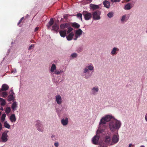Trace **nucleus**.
<instances>
[{"mask_svg": "<svg viewBox=\"0 0 147 147\" xmlns=\"http://www.w3.org/2000/svg\"><path fill=\"white\" fill-rule=\"evenodd\" d=\"M94 70L93 64L91 63H88L83 68L82 76L85 79H88L90 77Z\"/></svg>", "mask_w": 147, "mask_h": 147, "instance_id": "nucleus-1", "label": "nucleus"}, {"mask_svg": "<svg viewBox=\"0 0 147 147\" xmlns=\"http://www.w3.org/2000/svg\"><path fill=\"white\" fill-rule=\"evenodd\" d=\"M114 118V116L111 114H107L102 117L99 122L98 128L105 131L106 126L105 124L107 122L110 121Z\"/></svg>", "mask_w": 147, "mask_h": 147, "instance_id": "nucleus-2", "label": "nucleus"}, {"mask_svg": "<svg viewBox=\"0 0 147 147\" xmlns=\"http://www.w3.org/2000/svg\"><path fill=\"white\" fill-rule=\"evenodd\" d=\"M121 121L116 119L114 117V118H113L109 122L108 127L110 131L113 132L115 131H118L121 127Z\"/></svg>", "mask_w": 147, "mask_h": 147, "instance_id": "nucleus-3", "label": "nucleus"}, {"mask_svg": "<svg viewBox=\"0 0 147 147\" xmlns=\"http://www.w3.org/2000/svg\"><path fill=\"white\" fill-rule=\"evenodd\" d=\"M105 132L102 130L98 128L96 131V134L91 139L92 143L94 145H99L101 143L99 142V139L100 137V134H102Z\"/></svg>", "mask_w": 147, "mask_h": 147, "instance_id": "nucleus-4", "label": "nucleus"}, {"mask_svg": "<svg viewBox=\"0 0 147 147\" xmlns=\"http://www.w3.org/2000/svg\"><path fill=\"white\" fill-rule=\"evenodd\" d=\"M111 145H112L111 136L110 134H108L105 136L104 140L101 142L100 147H107Z\"/></svg>", "mask_w": 147, "mask_h": 147, "instance_id": "nucleus-5", "label": "nucleus"}, {"mask_svg": "<svg viewBox=\"0 0 147 147\" xmlns=\"http://www.w3.org/2000/svg\"><path fill=\"white\" fill-rule=\"evenodd\" d=\"M35 126L37 130L40 132H43L44 131V126L42 122L38 120L35 122Z\"/></svg>", "mask_w": 147, "mask_h": 147, "instance_id": "nucleus-6", "label": "nucleus"}, {"mask_svg": "<svg viewBox=\"0 0 147 147\" xmlns=\"http://www.w3.org/2000/svg\"><path fill=\"white\" fill-rule=\"evenodd\" d=\"M8 132V131L7 130L2 133L1 140V142H5L7 141L8 140V136L7 133Z\"/></svg>", "mask_w": 147, "mask_h": 147, "instance_id": "nucleus-7", "label": "nucleus"}, {"mask_svg": "<svg viewBox=\"0 0 147 147\" xmlns=\"http://www.w3.org/2000/svg\"><path fill=\"white\" fill-rule=\"evenodd\" d=\"M119 136L118 133L113 134L111 138L112 145L117 143L119 140Z\"/></svg>", "mask_w": 147, "mask_h": 147, "instance_id": "nucleus-8", "label": "nucleus"}, {"mask_svg": "<svg viewBox=\"0 0 147 147\" xmlns=\"http://www.w3.org/2000/svg\"><path fill=\"white\" fill-rule=\"evenodd\" d=\"M83 14L85 20H90L92 17V14L86 11H84Z\"/></svg>", "mask_w": 147, "mask_h": 147, "instance_id": "nucleus-9", "label": "nucleus"}, {"mask_svg": "<svg viewBox=\"0 0 147 147\" xmlns=\"http://www.w3.org/2000/svg\"><path fill=\"white\" fill-rule=\"evenodd\" d=\"M99 91V87L97 86H95L91 88V93L92 95H97Z\"/></svg>", "mask_w": 147, "mask_h": 147, "instance_id": "nucleus-10", "label": "nucleus"}, {"mask_svg": "<svg viewBox=\"0 0 147 147\" xmlns=\"http://www.w3.org/2000/svg\"><path fill=\"white\" fill-rule=\"evenodd\" d=\"M49 71L51 74H56L57 70L56 65L54 64H53L51 66L49 69Z\"/></svg>", "mask_w": 147, "mask_h": 147, "instance_id": "nucleus-11", "label": "nucleus"}, {"mask_svg": "<svg viewBox=\"0 0 147 147\" xmlns=\"http://www.w3.org/2000/svg\"><path fill=\"white\" fill-rule=\"evenodd\" d=\"M55 100L57 104L59 105H61L63 102L62 98L61 96L59 94L55 96Z\"/></svg>", "mask_w": 147, "mask_h": 147, "instance_id": "nucleus-12", "label": "nucleus"}, {"mask_svg": "<svg viewBox=\"0 0 147 147\" xmlns=\"http://www.w3.org/2000/svg\"><path fill=\"white\" fill-rule=\"evenodd\" d=\"M82 31L80 29H79L76 31L74 36V40H76L77 38L79 37L82 35Z\"/></svg>", "mask_w": 147, "mask_h": 147, "instance_id": "nucleus-13", "label": "nucleus"}, {"mask_svg": "<svg viewBox=\"0 0 147 147\" xmlns=\"http://www.w3.org/2000/svg\"><path fill=\"white\" fill-rule=\"evenodd\" d=\"M100 13L98 11H95L93 13V18L94 20H98L100 19Z\"/></svg>", "mask_w": 147, "mask_h": 147, "instance_id": "nucleus-14", "label": "nucleus"}, {"mask_svg": "<svg viewBox=\"0 0 147 147\" xmlns=\"http://www.w3.org/2000/svg\"><path fill=\"white\" fill-rule=\"evenodd\" d=\"M61 122L63 126H66L68 124L69 119L67 117L62 118L61 119Z\"/></svg>", "mask_w": 147, "mask_h": 147, "instance_id": "nucleus-15", "label": "nucleus"}, {"mask_svg": "<svg viewBox=\"0 0 147 147\" xmlns=\"http://www.w3.org/2000/svg\"><path fill=\"white\" fill-rule=\"evenodd\" d=\"M130 16V15L129 14H125L122 16L121 19V21L122 22H126Z\"/></svg>", "mask_w": 147, "mask_h": 147, "instance_id": "nucleus-16", "label": "nucleus"}, {"mask_svg": "<svg viewBox=\"0 0 147 147\" xmlns=\"http://www.w3.org/2000/svg\"><path fill=\"white\" fill-rule=\"evenodd\" d=\"M100 5H97L92 4L90 5V8L93 11L98 9L99 8Z\"/></svg>", "mask_w": 147, "mask_h": 147, "instance_id": "nucleus-17", "label": "nucleus"}, {"mask_svg": "<svg viewBox=\"0 0 147 147\" xmlns=\"http://www.w3.org/2000/svg\"><path fill=\"white\" fill-rule=\"evenodd\" d=\"M119 51V49L118 48L114 47L112 49L111 52V54L112 55H115Z\"/></svg>", "mask_w": 147, "mask_h": 147, "instance_id": "nucleus-18", "label": "nucleus"}, {"mask_svg": "<svg viewBox=\"0 0 147 147\" xmlns=\"http://www.w3.org/2000/svg\"><path fill=\"white\" fill-rule=\"evenodd\" d=\"M74 33L73 32H71L66 36L67 39L68 40H71L73 38L74 39Z\"/></svg>", "mask_w": 147, "mask_h": 147, "instance_id": "nucleus-19", "label": "nucleus"}, {"mask_svg": "<svg viewBox=\"0 0 147 147\" xmlns=\"http://www.w3.org/2000/svg\"><path fill=\"white\" fill-rule=\"evenodd\" d=\"M131 4L130 3H128L125 5L124 9L126 10H130L132 7Z\"/></svg>", "mask_w": 147, "mask_h": 147, "instance_id": "nucleus-20", "label": "nucleus"}, {"mask_svg": "<svg viewBox=\"0 0 147 147\" xmlns=\"http://www.w3.org/2000/svg\"><path fill=\"white\" fill-rule=\"evenodd\" d=\"M9 119L12 123H14L16 121V118L15 114H12L10 116Z\"/></svg>", "mask_w": 147, "mask_h": 147, "instance_id": "nucleus-21", "label": "nucleus"}, {"mask_svg": "<svg viewBox=\"0 0 147 147\" xmlns=\"http://www.w3.org/2000/svg\"><path fill=\"white\" fill-rule=\"evenodd\" d=\"M69 26V24L67 23L62 24L60 25V28L61 29H64Z\"/></svg>", "mask_w": 147, "mask_h": 147, "instance_id": "nucleus-22", "label": "nucleus"}, {"mask_svg": "<svg viewBox=\"0 0 147 147\" xmlns=\"http://www.w3.org/2000/svg\"><path fill=\"white\" fill-rule=\"evenodd\" d=\"M59 34L61 37L64 38L65 37L66 35V30H61L59 31Z\"/></svg>", "mask_w": 147, "mask_h": 147, "instance_id": "nucleus-23", "label": "nucleus"}, {"mask_svg": "<svg viewBox=\"0 0 147 147\" xmlns=\"http://www.w3.org/2000/svg\"><path fill=\"white\" fill-rule=\"evenodd\" d=\"M59 29V27L58 25L57 24H55L52 26V30L57 32Z\"/></svg>", "mask_w": 147, "mask_h": 147, "instance_id": "nucleus-24", "label": "nucleus"}, {"mask_svg": "<svg viewBox=\"0 0 147 147\" xmlns=\"http://www.w3.org/2000/svg\"><path fill=\"white\" fill-rule=\"evenodd\" d=\"M9 86L7 84H4L2 85L1 90V91H6L7 90Z\"/></svg>", "mask_w": 147, "mask_h": 147, "instance_id": "nucleus-25", "label": "nucleus"}, {"mask_svg": "<svg viewBox=\"0 0 147 147\" xmlns=\"http://www.w3.org/2000/svg\"><path fill=\"white\" fill-rule=\"evenodd\" d=\"M7 95V94L6 92H3L1 90H0V96L5 98Z\"/></svg>", "mask_w": 147, "mask_h": 147, "instance_id": "nucleus-26", "label": "nucleus"}, {"mask_svg": "<svg viewBox=\"0 0 147 147\" xmlns=\"http://www.w3.org/2000/svg\"><path fill=\"white\" fill-rule=\"evenodd\" d=\"M14 94V93L12 92V93L11 94L9 95L8 97L7 100L9 101H11L14 100V97L13 96Z\"/></svg>", "mask_w": 147, "mask_h": 147, "instance_id": "nucleus-27", "label": "nucleus"}, {"mask_svg": "<svg viewBox=\"0 0 147 147\" xmlns=\"http://www.w3.org/2000/svg\"><path fill=\"white\" fill-rule=\"evenodd\" d=\"M103 4L104 6L107 8H109L110 6V3L109 2L107 1H105L103 2Z\"/></svg>", "mask_w": 147, "mask_h": 147, "instance_id": "nucleus-28", "label": "nucleus"}, {"mask_svg": "<svg viewBox=\"0 0 147 147\" xmlns=\"http://www.w3.org/2000/svg\"><path fill=\"white\" fill-rule=\"evenodd\" d=\"M11 107L13 110H16L18 107L17 102L16 101L14 102L12 105Z\"/></svg>", "mask_w": 147, "mask_h": 147, "instance_id": "nucleus-29", "label": "nucleus"}, {"mask_svg": "<svg viewBox=\"0 0 147 147\" xmlns=\"http://www.w3.org/2000/svg\"><path fill=\"white\" fill-rule=\"evenodd\" d=\"M0 102L1 105L2 106H4L6 103L5 99L1 98H0Z\"/></svg>", "mask_w": 147, "mask_h": 147, "instance_id": "nucleus-30", "label": "nucleus"}, {"mask_svg": "<svg viewBox=\"0 0 147 147\" xmlns=\"http://www.w3.org/2000/svg\"><path fill=\"white\" fill-rule=\"evenodd\" d=\"M71 25L72 26L76 28H78L80 26L79 24L76 22L72 23Z\"/></svg>", "mask_w": 147, "mask_h": 147, "instance_id": "nucleus-31", "label": "nucleus"}, {"mask_svg": "<svg viewBox=\"0 0 147 147\" xmlns=\"http://www.w3.org/2000/svg\"><path fill=\"white\" fill-rule=\"evenodd\" d=\"M54 21L53 18H51L49 22V24L47 25L48 28H49L53 24Z\"/></svg>", "mask_w": 147, "mask_h": 147, "instance_id": "nucleus-32", "label": "nucleus"}, {"mask_svg": "<svg viewBox=\"0 0 147 147\" xmlns=\"http://www.w3.org/2000/svg\"><path fill=\"white\" fill-rule=\"evenodd\" d=\"M4 124V127L8 129H9L10 128V125L7 121H5Z\"/></svg>", "mask_w": 147, "mask_h": 147, "instance_id": "nucleus-33", "label": "nucleus"}, {"mask_svg": "<svg viewBox=\"0 0 147 147\" xmlns=\"http://www.w3.org/2000/svg\"><path fill=\"white\" fill-rule=\"evenodd\" d=\"M6 115L5 114H3L1 116V120L2 122H3L5 120L6 117Z\"/></svg>", "mask_w": 147, "mask_h": 147, "instance_id": "nucleus-34", "label": "nucleus"}, {"mask_svg": "<svg viewBox=\"0 0 147 147\" xmlns=\"http://www.w3.org/2000/svg\"><path fill=\"white\" fill-rule=\"evenodd\" d=\"M65 70H57L56 74L59 75L61 74V73H63L64 72Z\"/></svg>", "mask_w": 147, "mask_h": 147, "instance_id": "nucleus-35", "label": "nucleus"}, {"mask_svg": "<svg viewBox=\"0 0 147 147\" xmlns=\"http://www.w3.org/2000/svg\"><path fill=\"white\" fill-rule=\"evenodd\" d=\"M5 111L6 113L8 114L11 111L10 108L9 107H7L6 108Z\"/></svg>", "mask_w": 147, "mask_h": 147, "instance_id": "nucleus-36", "label": "nucleus"}, {"mask_svg": "<svg viewBox=\"0 0 147 147\" xmlns=\"http://www.w3.org/2000/svg\"><path fill=\"white\" fill-rule=\"evenodd\" d=\"M77 16L78 18L80 19L81 20H82V15L81 13H78L77 14Z\"/></svg>", "mask_w": 147, "mask_h": 147, "instance_id": "nucleus-37", "label": "nucleus"}, {"mask_svg": "<svg viewBox=\"0 0 147 147\" xmlns=\"http://www.w3.org/2000/svg\"><path fill=\"white\" fill-rule=\"evenodd\" d=\"M107 16L109 18H111L113 16V13L112 12L109 13L107 14Z\"/></svg>", "mask_w": 147, "mask_h": 147, "instance_id": "nucleus-38", "label": "nucleus"}, {"mask_svg": "<svg viewBox=\"0 0 147 147\" xmlns=\"http://www.w3.org/2000/svg\"><path fill=\"white\" fill-rule=\"evenodd\" d=\"M68 30L67 31V32L68 33H69L71 31H72L73 30V29L71 27L69 26V27L68 28Z\"/></svg>", "mask_w": 147, "mask_h": 147, "instance_id": "nucleus-39", "label": "nucleus"}, {"mask_svg": "<svg viewBox=\"0 0 147 147\" xmlns=\"http://www.w3.org/2000/svg\"><path fill=\"white\" fill-rule=\"evenodd\" d=\"M77 55L76 53H74L71 55V57L72 58H75L77 57Z\"/></svg>", "mask_w": 147, "mask_h": 147, "instance_id": "nucleus-40", "label": "nucleus"}, {"mask_svg": "<svg viewBox=\"0 0 147 147\" xmlns=\"http://www.w3.org/2000/svg\"><path fill=\"white\" fill-rule=\"evenodd\" d=\"M54 145L56 147H58L59 146V143L58 142H55L54 143Z\"/></svg>", "mask_w": 147, "mask_h": 147, "instance_id": "nucleus-41", "label": "nucleus"}, {"mask_svg": "<svg viewBox=\"0 0 147 147\" xmlns=\"http://www.w3.org/2000/svg\"><path fill=\"white\" fill-rule=\"evenodd\" d=\"M34 47V44H32L30 46L28 49H29V50L31 49H33Z\"/></svg>", "mask_w": 147, "mask_h": 147, "instance_id": "nucleus-42", "label": "nucleus"}, {"mask_svg": "<svg viewBox=\"0 0 147 147\" xmlns=\"http://www.w3.org/2000/svg\"><path fill=\"white\" fill-rule=\"evenodd\" d=\"M112 2H119L120 1V0H111Z\"/></svg>", "mask_w": 147, "mask_h": 147, "instance_id": "nucleus-43", "label": "nucleus"}, {"mask_svg": "<svg viewBox=\"0 0 147 147\" xmlns=\"http://www.w3.org/2000/svg\"><path fill=\"white\" fill-rule=\"evenodd\" d=\"M55 135H51V138L53 140L55 139Z\"/></svg>", "mask_w": 147, "mask_h": 147, "instance_id": "nucleus-44", "label": "nucleus"}, {"mask_svg": "<svg viewBox=\"0 0 147 147\" xmlns=\"http://www.w3.org/2000/svg\"><path fill=\"white\" fill-rule=\"evenodd\" d=\"M23 19H24V17H22L21 19L19 20V21L18 22V25L19 24H20V23L22 21V20H23Z\"/></svg>", "mask_w": 147, "mask_h": 147, "instance_id": "nucleus-45", "label": "nucleus"}, {"mask_svg": "<svg viewBox=\"0 0 147 147\" xmlns=\"http://www.w3.org/2000/svg\"><path fill=\"white\" fill-rule=\"evenodd\" d=\"M144 118L145 121L147 122V113H146L145 115Z\"/></svg>", "mask_w": 147, "mask_h": 147, "instance_id": "nucleus-46", "label": "nucleus"}, {"mask_svg": "<svg viewBox=\"0 0 147 147\" xmlns=\"http://www.w3.org/2000/svg\"><path fill=\"white\" fill-rule=\"evenodd\" d=\"M68 15H65L64 16V18H65V19H67V17H68Z\"/></svg>", "mask_w": 147, "mask_h": 147, "instance_id": "nucleus-47", "label": "nucleus"}, {"mask_svg": "<svg viewBox=\"0 0 147 147\" xmlns=\"http://www.w3.org/2000/svg\"><path fill=\"white\" fill-rule=\"evenodd\" d=\"M92 0H86V1L87 2V3H90L92 1Z\"/></svg>", "mask_w": 147, "mask_h": 147, "instance_id": "nucleus-48", "label": "nucleus"}, {"mask_svg": "<svg viewBox=\"0 0 147 147\" xmlns=\"http://www.w3.org/2000/svg\"><path fill=\"white\" fill-rule=\"evenodd\" d=\"M39 28L38 27H36L35 29V30H34V31L35 32H36V31H37L38 30Z\"/></svg>", "mask_w": 147, "mask_h": 147, "instance_id": "nucleus-49", "label": "nucleus"}, {"mask_svg": "<svg viewBox=\"0 0 147 147\" xmlns=\"http://www.w3.org/2000/svg\"><path fill=\"white\" fill-rule=\"evenodd\" d=\"M2 128V125L1 123H0V130Z\"/></svg>", "mask_w": 147, "mask_h": 147, "instance_id": "nucleus-50", "label": "nucleus"}, {"mask_svg": "<svg viewBox=\"0 0 147 147\" xmlns=\"http://www.w3.org/2000/svg\"><path fill=\"white\" fill-rule=\"evenodd\" d=\"M132 145L131 144H129L128 147H131Z\"/></svg>", "mask_w": 147, "mask_h": 147, "instance_id": "nucleus-51", "label": "nucleus"}, {"mask_svg": "<svg viewBox=\"0 0 147 147\" xmlns=\"http://www.w3.org/2000/svg\"><path fill=\"white\" fill-rule=\"evenodd\" d=\"M140 147H145L144 145H142L140 146Z\"/></svg>", "mask_w": 147, "mask_h": 147, "instance_id": "nucleus-52", "label": "nucleus"}, {"mask_svg": "<svg viewBox=\"0 0 147 147\" xmlns=\"http://www.w3.org/2000/svg\"><path fill=\"white\" fill-rule=\"evenodd\" d=\"M1 110H3V108L2 107H1L0 109Z\"/></svg>", "mask_w": 147, "mask_h": 147, "instance_id": "nucleus-53", "label": "nucleus"}, {"mask_svg": "<svg viewBox=\"0 0 147 147\" xmlns=\"http://www.w3.org/2000/svg\"><path fill=\"white\" fill-rule=\"evenodd\" d=\"M146 32L147 33V30H146Z\"/></svg>", "mask_w": 147, "mask_h": 147, "instance_id": "nucleus-54", "label": "nucleus"}, {"mask_svg": "<svg viewBox=\"0 0 147 147\" xmlns=\"http://www.w3.org/2000/svg\"><path fill=\"white\" fill-rule=\"evenodd\" d=\"M16 70H15V72H14V73H15L16 72Z\"/></svg>", "mask_w": 147, "mask_h": 147, "instance_id": "nucleus-55", "label": "nucleus"}, {"mask_svg": "<svg viewBox=\"0 0 147 147\" xmlns=\"http://www.w3.org/2000/svg\"><path fill=\"white\" fill-rule=\"evenodd\" d=\"M1 115V112H0V115Z\"/></svg>", "mask_w": 147, "mask_h": 147, "instance_id": "nucleus-56", "label": "nucleus"}, {"mask_svg": "<svg viewBox=\"0 0 147 147\" xmlns=\"http://www.w3.org/2000/svg\"><path fill=\"white\" fill-rule=\"evenodd\" d=\"M11 92H12H12H13V91H11Z\"/></svg>", "mask_w": 147, "mask_h": 147, "instance_id": "nucleus-57", "label": "nucleus"}]
</instances>
